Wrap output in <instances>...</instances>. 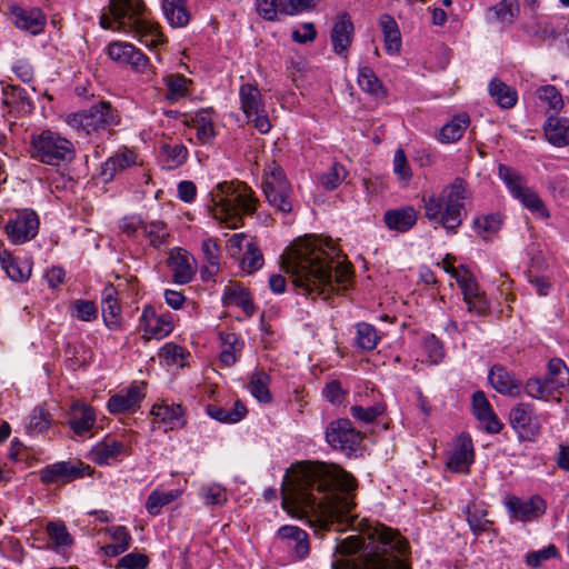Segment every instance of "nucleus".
Segmentation results:
<instances>
[{
    "instance_id": "f257e3e1",
    "label": "nucleus",
    "mask_w": 569,
    "mask_h": 569,
    "mask_svg": "<svg viewBox=\"0 0 569 569\" xmlns=\"http://www.w3.org/2000/svg\"><path fill=\"white\" fill-rule=\"evenodd\" d=\"M356 488V478L337 466L302 462L286 475L282 505L310 517L320 529L337 526L336 530L356 532L338 540L335 549L341 558L331 569H411L409 543L398 530L351 513Z\"/></svg>"
},
{
    "instance_id": "f03ea898",
    "label": "nucleus",
    "mask_w": 569,
    "mask_h": 569,
    "mask_svg": "<svg viewBox=\"0 0 569 569\" xmlns=\"http://www.w3.org/2000/svg\"><path fill=\"white\" fill-rule=\"evenodd\" d=\"M298 293L315 299L346 291L352 281L351 264L340 260L339 249L318 237L299 239L283 261Z\"/></svg>"
},
{
    "instance_id": "7ed1b4c3",
    "label": "nucleus",
    "mask_w": 569,
    "mask_h": 569,
    "mask_svg": "<svg viewBox=\"0 0 569 569\" xmlns=\"http://www.w3.org/2000/svg\"><path fill=\"white\" fill-rule=\"evenodd\" d=\"M100 26L130 33L151 49L166 41L160 26L152 20L142 0H111L109 13L100 17Z\"/></svg>"
},
{
    "instance_id": "20e7f679",
    "label": "nucleus",
    "mask_w": 569,
    "mask_h": 569,
    "mask_svg": "<svg viewBox=\"0 0 569 569\" xmlns=\"http://www.w3.org/2000/svg\"><path fill=\"white\" fill-rule=\"evenodd\" d=\"M257 202L253 191L246 183L222 181L210 191L208 209L227 228L237 229L243 224V216L257 211Z\"/></svg>"
},
{
    "instance_id": "39448f33",
    "label": "nucleus",
    "mask_w": 569,
    "mask_h": 569,
    "mask_svg": "<svg viewBox=\"0 0 569 569\" xmlns=\"http://www.w3.org/2000/svg\"><path fill=\"white\" fill-rule=\"evenodd\" d=\"M470 197V190L465 179L457 177L443 188L440 196H423L425 216L429 221L443 227L447 233H457L466 217L465 200Z\"/></svg>"
},
{
    "instance_id": "423d86ee",
    "label": "nucleus",
    "mask_w": 569,
    "mask_h": 569,
    "mask_svg": "<svg viewBox=\"0 0 569 569\" xmlns=\"http://www.w3.org/2000/svg\"><path fill=\"white\" fill-rule=\"evenodd\" d=\"M31 157L49 166H60L72 161L74 147L58 132L43 130L31 138Z\"/></svg>"
},
{
    "instance_id": "0eeeda50",
    "label": "nucleus",
    "mask_w": 569,
    "mask_h": 569,
    "mask_svg": "<svg viewBox=\"0 0 569 569\" xmlns=\"http://www.w3.org/2000/svg\"><path fill=\"white\" fill-rule=\"evenodd\" d=\"M68 123L86 136L109 131L120 123V114L109 101H100L80 112L70 114Z\"/></svg>"
},
{
    "instance_id": "6e6552de",
    "label": "nucleus",
    "mask_w": 569,
    "mask_h": 569,
    "mask_svg": "<svg viewBox=\"0 0 569 569\" xmlns=\"http://www.w3.org/2000/svg\"><path fill=\"white\" fill-rule=\"evenodd\" d=\"M262 191L269 204L283 214L293 209V190L283 169L276 161L268 162L263 169Z\"/></svg>"
},
{
    "instance_id": "1a4fd4ad",
    "label": "nucleus",
    "mask_w": 569,
    "mask_h": 569,
    "mask_svg": "<svg viewBox=\"0 0 569 569\" xmlns=\"http://www.w3.org/2000/svg\"><path fill=\"white\" fill-rule=\"evenodd\" d=\"M569 386V368L560 358H552L547 365V372L542 378H530L525 386L526 393L539 400L547 401L555 393H562Z\"/></svg>"
},
{
    "instance_id": "9d476101",
    "label": "nucleus",
    "mask_w": 569,
    "mask_h": 569,
    "mask_svg": "<svg viewBox=\"0 0 569 569\" xmlns=\"http://www.w3.org/2000/svg\"><path fill=\"white\" fill-rule=\"evenodd\" d=\"M40 220L36 211L26 208L17 210L4 226V232L13 244H22L34 239L39 232Z\"/></svg>"
},
{
    "instance_id": "9b49d317",
    "label": "nucleus",
    "mask_w": 569,
    "mask_h": 569,
    "mask_svg": "<svg viewBox=\"0 0 569 569\" xmlns=\"http://www.w3.org/2000/svg\"><path fill=\"white\" fill-rule=\"evenodd\" d=\"M326 440L335 450H341L348 455L355 452L362 440L349 419L340 418L331 421L326 429Z\"/></svg>"
},
{
    "instance_id": "f8f14e48",
    "label": "nucleus",
    "mask_w": 569,
    "mask_h": 569,
    "mask_svg": "<svg viewBox=\"0 0 569 569\" xmlns=\"http://www.w3.org/2000/svg\"><path fill=\"white\" fill-rule=\"evenodd\" d=\"M91 467L80 460L59 461L40 470V480L44 485H64L90 475Z\"/></svg>"
},
{
    "instance_id": "ddd939ff",
    "label": "nucleus",
    "mask_w": 569,
    "mask_h": 569,
    "mask_svg": "<svg viewBox=\"0 0 569 569\" xmlns=\"http://www.w3.org/2000/svg\"><path fill=\"white\" fill-rule=\"evenodd\" d=\"M110 59L119 64L130 66L136 72H147L149 69L148 57L132 43L113 41L107 48Z\"/></svg>"
},
{
    "instance_id": "4468645a",
    "label": "nucleus",
    "mask_w": 569,
    "mask_h": 569,
    "mask_svg": "<svg viewBox=\"0 0 569 569\" xmlns=\"http://www.w3.org/2000/svg\"><path fill=\"white\" fill-rule=\"evenodd\" d=\"M509 421L525 440H535L540 433V422L535 416L533 407L529 403H518L510 410Z\"/></svg>"
},
{
    "instance_id": "2eb2a0df",
    "label": "nucleus",
    "mask_w": 569,
    "mask_h": 569,
    "mask_svg": "<svg viewBox=\"0 0 569 569\" xmlns=\"http://www.w3.org/2000/svg\"><path fill=\"white\" fill-rule=\"evenodd\" d=\"M510 516L522 522L533 521L546 512V502L540 496L521 499L512 496L505 502Z\"/></svg>"
},
{
    "instance_id": "dca6fc26",
    "label": "nucleus",
    "mask_w": 569,
    "mask_h": 569,
    "mask_svg": "<svg viewBox=\"0 0 569 569\" xmlns=\"http://www.w3.org/2000/svg\"><path fill=\"white\" fill-rule=\"evenodd\" d=\"M168 267L172 272V279L178 284L189 283L196 274V260L180 248L170 251Z\"/></svg>"
},
{
    "instance_id": "f3484780",
    "label": "nucleus",
    "mask_w": 569,
    "mask_h": 569,
    "mask_svg": "<svg viewBox=\"0 0 569 569\" xmlns=\"http://www.w3.org/2000/svg\"><path fill=\"white\" fill-rule=\"evenodd\" d=\"M11 21L20 30L37 36L43 31L47 19L39 8L13 7Z\"/></svg>"
},
{
    "instance_id": "a211bd4d",
    "label": "nucleus",
    "mask_w": 569,
    "mask_h": 569,
    "mask_svg": "<svg viewBox=\"0 0 569 569\" xmlns=\"http://www.w3.org/2000/svg\"><path fill=\"white\" fill-rule=\"evenodd\" d=\"M143 398V385L134 383L131 385L128 389L111 396L108 400L107 407L111 413H122L139 408Z\"/></svg>"
},
{
    "instance_id": "6ab92c4d",
    "label": "nucleus",
    "mask_w": 569,
    "mask_h": 569,
    "mask_svg": "<svg viewBox=\"0 0 569 569\" xmlns=\"http://www.w3.org/2000/svg\"><path fill=\"white\" fill-rule=\"evenodd\" d=\"M144 331L151 337L161 339L173 330V318L170 312L157 315L151 306L144 307L141 315Z\"/></svg>"
},
{
    "instance_id": "aec40b11",
    "label": "nucleus",
    "mask_w": 569,
    "mask_h": 569,
    "mask_svg": "<svg viewBox=\"0 0 569 569\" xmlns=\"http://www.w3.org/2000/svg\"><path fill=\"white\" fill-rule=\"evenodd\" d=\"M472 411L489 433H499L501 431L502 423L493 412L483 391H476L472 395Z\"/></svg>"
},
{
    "instance_id": "412c9836",
    "label": "nucleus",
    "mask_w": 569,
    "mask_h": 569,
    "mask_svg": "<svg viewBox=\"0 0 569 569\" xmlns=\"http://www.w3.org/2000/svg\"><path fill=\"white\" fill-rule=\"evenodd\" d=\"M96 423L92 407L86 403H73L68 417V425L76 436L83 437L91 431Z\"/></svg>"
},
{
    "instance_id": "4be33fe9",
    "label": "nucleus",
    "mask_w": 569,
    "mask_h": 569,
    "mask_svg": "<svg viewBox=\"0 0 569 569\" xmlns=\"http://www.w3.org/2000/svg\"><path fill=\"white\" fill-rule=\"evenodd\" d=\"M136 164V154L130 150H123L109 157L100 167L99 177L103 183L111 182L117 173Z\"/></svg>"
},
{
    "instance_id": "5701e85b",
    "label": "nucleus",
    "mask_w": 569,
    "mask_h": 569,
    "mask_svg": "<svg viewBox=\"0 0 569 569\" xmlns=\"http://www.w3.org/2000/svg\"><path fill=\"white\" fill-rule=\"evenodd\" d=\"M123 455H127L124 443L111 436L98 442L91 451L92 460L98 465H110Z\"/></svg>"
},
{
    "instance_id": "b1692460",
    "label": "nucleus",
    "mask_w": 569,
    "mask_h": 569,
    "mask_svg": "<svg viewBox=\"0 0 569 569\" xmlns=\"http://www.w3.org/2000/svg\"><path fill=\"white\" fill-rule=\"evenodd\" d=\"M473 445L468 435H460L458 437V445L453 452L450 455L447 467L456 472L467 471L469 466L473 462Z\"/></svg>"
},
{
    "instance_id": "393cba45",
    "label": "nucleus",
    "mask_w": 569,
    "mask_h": 569,
    "mask_svg": "<svg viewBox=\"0 0 569 569\" xmlns=\"http://www.w3.org/2000/svg\"><path fill=\"white\" fill-rule=\"evenodd\" d=\"M151 413L154 416V423L164 425V431L181 428L186 425L184 412L180 405H154Z\"/></svg>"
},
{
    "instance_id": "a878e982",
    "label": "nucleus",
    "mask_w": 569,
    "mask_h": 569,
    "mask_svg": "<svg viewBox=\"0 0 569 569\" xmlns=\"http://www.w3.org/2000/svg\"><path fill=\"white\" fill-rule=\"evenodd\" d=\"M383 222L390 230L407 232L417 222V211L412 207L390 209L385 212Z\"/></svg>"
},
{
    "instance_id": "bb28decb",
    "label": "nucleus",
    "mask_w": 569,
    "mask_h": 569,
    "mask_svg": "<svg viewBox=\"0 0 569 569\" xmlns=\"http://www.w3.org/2000/svg\"><path fill=\"white\" fill-rule=\"evenodd\" d=\"M0 263L12 281L23 282L31 276V263L28 260L14 258L7 249L0 250Z\"/></svg>"
},
{
    "instance_id": "cd10ccee",
    "label": "nucleus",
    "mask_w": 569,
    "mask_h": 569,
    "mask_svg": "<svg viewBox=\"0 0 569 569\" xmlns=\"http://www.w3.org/2000/svg\"><path fill=\"white\" fill-rule=\"evenodd\" d=\"M353 23L347 13L340 14L331 31V42L337 54H343L351 44Z\"/></svg>"
},
{
    "instance_id": "c85d7f7f",
    "label": "nucleus",
    "mask_w": 569,
    "mask_h": 569,
    "mask_svg": "<svg viewBox=\"0 0 569 569\" xmlns=\"http://www.w3.org/2000/svg\"><path fill=\"white\" fill-rule=\"evenodd\" d=\"M492 388L503 395H518L520 385L513 376L502 366L495 365L488 375Z\"/></svg>"
},
{
    "instance_id": "c756f323",
    "label": "nucleus",
    "mask_w": 569,
    "mask_h": 569,
    "mask_svg": "<svg viewBox=\"0 0 569 569\" xmlns=\"http://www.w3.org/2000/svg\"><path fill=\"white\" fill-rule=\"evenodd\" d=\"M526 33L538 42L555 40L559 37L560 31L552 18L547 16H538L535 21L525 27Z\"/></svg>"
},
{
    "instance_id": "7c9ffc66",
    "label": "nucleus",
    "mask_w": 569,
    "mask_h": 569,
    "mask_svg": "<svg viewBox=\"0 0 569 569\" xmlns=\"http://www.w3.org/2000/svg\"><path fill=\"white\" fill-rule=\"evenodd\" d=\"M3 103L18 114L31 113L33 110V102L27 90L19 86L3 88Z\"/></svg>"
},
{
    "instance_id": "2f4dec72",
    "label": "nucleus",
    "mask_w": 569,
    "mask_h": 569,
    "mask_svg": "<svg viewBox=\"0 0 569 569\" xmlns=\"http://www.w3.org/2000/svg\"><path fill=\"white\" fill-rule=\"evenodd\" d=\"M222 302L224 306L240 307L249 316L254 312V306L248 289L237 282H231L224 288Z\"/></svg>"
},
{
    "instance_id": "473e14b6",
    "label": "nucleus",
    "mask_w": 569,
    "mask_h": 569,
    "mask_svg": "<svg viewBox=\"0 0 569 569\" xmlns=\"http://www.w3.org/2000/svg\"><path fill=\"white\" fill-rule=\"evenodd\" d=\"M545 134L547 140L555 147H565L569 144V119L549 117L545 123Z\"/></svg>"
},
{
    "instance_id": "72a5a7b5",
    "label": "nucleus",
    "mask_w": 569,
    "mask_h": 569,
    "mask_svg": "<svg viewBox=\"0 0 569 569\" xmlns=\"http://www.w3.org/2000/svg\"><path fill=\"white\" fill-rule=\"evenodd\" d=\"M219 337L222 347L220 362L226 367H231L240 358L243 341L234 332H220Z\"/></svg>"
},
{
    "instance_id": "f704fd0d",
    "label": "nucleus",
    "mask_w": 569,
    "mask_h": 569,
    "mask_svg": "<svg viewBox=\"0 0 569 569\" xmlns=\"http://www.w3.org/2000/svg\"><path fill=\"white\" fill-rule=\"evenodd\" d=\"M116 295L117 290L113 286H108L102 291V316L106 326L110 330H117L120 327V306Z\"/></svg>"
},
{
    "instance_id": "c9c22d12",
    "label": "nucleus",
    "mask_w": 569,
    "mask_h": 569,
    "mask_svg": "<svg viewBox=\"0 0 569 569\" xmlns=\"http://www.w3.org/2000/svg\"><path fill=\"white\" fill-rule=\"evenodd\" d=\"M206 412L209 417L219 422L237 423L246 417L247 409L240 400H237L234 401L232 408H223L218 405H208Z\"/></svg>"
},
{
    "instance_id": "e433bc0d",
    "label": "nucleus",
    "mask_w": 569,
    "mask_h": 569,
    "mask_svg": "<svg viewBox=\"0 0 569 569\" xmlns=\"http://www.w3.org/2000/svg\"><path fill=\"white\" fill-rule=\"evenodd\" d=\"M162 11L168 23L173 28H183L189 23L187 0H162Z\"/></svg>"
},
{
    "instance_id": "4c0bfd02",
    "label": "nucleus",
    "mask_w": 569,
    "mask_h": 569,
    "mask_svg": "<svg viewBox=\"0 0 569 569\" xmlns=\"http://www.w3.org/2000/svg\"><path fill=\"white\" fill-rule=\"evenodd\" d=\"M188 157V149L182 143H164L160 148L159 159L163 169L173 170L182 166Z\"/></svg>"
},
{
    "instance_id": "58836bf2",
    "label": "nucleus",
    "mask_w": 569,
    "mask_h": 569,
    "mask_svg": "<svg viewBox=\"0 0 569 569\" xmlns=\"http://www.w3.org/2000/svg\"><path fill=\"white\" fill-rule=\"evenodd\" d=\"M239 98L241 109L248 119L264 109L259 89L251 83H244L240 87Z\"/></svg>"
},
{
    "instance_id": "ea45409f",
    "label": "nucleus",
    "mask_w": 569,
    "mask_h": 569,
    "mask_svg": "<svg viewBox=\"0 0 569 569\" xmlns=\"http://www.w3.org/2000/svg\"><path fill=\"white\" fill-rule=\"evenodd\" d=\"M520 12L518 0H501L488 11V19L501 26H510Z\"/></svg>"
},
{
    "instance_id": "a19ab883",
    "label": "nucleus",
    "mask_w": 569,
    "mask_h": 569,
    "mask_svg": "<svg viewBox=\"0 0 569 569\" xmlns=\"http://www.w3.org/2000/svg\"><path fill=\"white\" fill-rule=\"evenodd\" d=\"M192 127L196 129V137L201 144L211 143L216 137L211 111L202 109L191 118Z\"/></svg>"
},
{
    "instance_id": "79ce46f5",
    "label": "nucleus",
    "mask_w": 569,
    "mask_h": 569,
    "mask_svg": "<svg viewBox=\"0 0 569 569\" xmlns=\"http://www.w3.org/2000/svg\"><path fill=\"white\" fill-rule=\"evenodd\" d=\"M379 24L383 33L385 48L389 54L398 53L401 48V33L397 21L389 14H382Z\"/></svg>"
},
{
    "instance_id": "37998d69",
    "label": "nucleus",
    "mask_w": 569,
    "mask_h": 569,
    "mask_svg": "<svg viewBox=\"0 0 569 569\" xmlns=\"http://www.w3.org/2000/svg\"><path fill=\"white\" fill-rule=\"evenodd\" d=\"M469 123L470 119L467 113H459L455 116L449 123L441 128L439 132V140L443 143L458 141L463 136Z\"/></svg>"
},
{
    "instance_id": "c03bdc74",
    "label": "nucleus",
    "mask_w": 569,
    "mask_h": 569,
    "mask_svg": "<svg viewBox=\"0 0 569 569\" xmlns=\"http://www.w3.org/2000/svg\"><path fill=\"white\" fill-rule=\"evenodd\" d=\"M488 90L493 100L503 109L512 108L517 103V91L498 79L490 81Z\"/></svg>"
},
{
    "instance_id": "a18cd8bd",
    "label": "nucleus",
    "mask_w": 569,
    "mask_h": 569,
    "mask_svg": "<svg viewBox=\"0 0 569 569\" xmlns=\"http://www.w3.org/2000/svg\"><path fill=\"white\" fill-rule=\"evenodd\" d=\"M358 84L363 91L376 98H385L387 96V91L382 86V82L378 79L375 71L368 66L359 68Z\"/></svg>"
},
{
    "instance_id": "49530a36",
    "label": "nucleus",
    "mask_w": 569,
    "mask_h": 569,
    "mask_svg": "<svg viewBox=\"0 0 569 569\" xmlns=\"http://www.w3.org/2000/svg\"><path fill=\"white\" fill-rule=\"evenodd\" d=\"M202 252L204 256L206 264L201 270V274L203 279L211 278L216 276L219 271V257H220V248L218 243L212 239H206L202 242Z\"/></svg>"
},
{
    "instance_id": "de8ad7c7",
    "label": "nucleus",
    "mask_w": 569,
    "mask_h": 569,
    "mask_svg": "<svg viewBox=\"0 0 569 569\" xmlns=\"http://www.w3.org/2000/svg\"><path fill=\"white\" fill-rule=\"evenodd\" d=\"M270 377L264 371L259 370L251 375L248 383L250 393L262 403H269L272 400L271 392L269 390Z\"/></svg>"
},
{
    "instance_id": "09e8293b",
    "label": "nucleus",
    "mask_w": 569,
    "mask_h": 569,
    "mask_svg": "<svg viewBox=\"0 0 569 569\" xmlns=\"http://www.w3.org/2000/svg\"><path fill=\"white\" fill-rule=\"evenodd\" d=\"M512 196L520 200L521 203L532 212L539 213L542 218L549 217V212L542 200L533 190L522 184Z\"/></svg>"
},
{
    "instance_id": "8fccbe9b",
    "label": "nucleus",
    "mask_w": 569,
    "mask_h": 569,
    "mask_svg": "<svg viewBox=\"0 0 569 569\" xmlns=\"http://www.w3.org/2000/svg\"><path fill=\"white\" fill-rule=\"evenodd\" d=\"M244 247L246 251L243 252L240 267L242 271L252 273L263 266V254L253 239L248 241Z\"/></svg>"
},
{
    "instance_id": "3c124183",
    "label": "nucleus",
    "mask_w": 569,
    "mask_h": 569,
    "mask_svg": "<svg viewBox=\"0 0 569 569\" xmlns=\"http://www.w3.org/2000/svg\"><path fill=\"white\" fill-rule=\"evenodd\" d=\"M142 233L149 239L150 246L158 249L164 244L170 236L164 222L152 221L141 224Z\"/></svg>"
},
{
    "instance_id": "603ef678",
    "label": "nucleus",
    "mask_w": 569,
    "mask_h": 569,
    "mask_svg": "<svg viewBox=\"0 0 569 569\" xmlns=\"http://www.w3.org/2000/svg\"><path fill=\"white\" fill-rule=\"evenodd\" d=\"M467 521L475 533L487 531L491 525L487 519V510L475 502L467 507Z\"/></svg>"
},
{
    "instance_id": "864d4df0",
    "label": "nucleus",
    "mask_w": 569,
    "mask_h": 569,
    "mask_svg": "<svg viewBox=\"0 0 569 569\" xmlns=\"http://www.w3.org/2000/svg\"><path fill=\"white\" fill-rule=\"evenodd\" d=\"M178 490H170L167 492L154 490L148 497L146 509L149 515L158 516L161 511V508L171 503L178 498Z\"/></svg>"
},
{
    "instance_id": "5fc2aeb1",
    "label": "nucleus",
    "mask_w": 569,
    "mask_h": 569,
    "mask_svg": "<svg viewBox=\"0 0 569 569\" xmlns=\"http://www.w3.org/2000/svg\"><path fill=\"white\" fill-rule=\"evenodd\" d=\"M356 329L357 346L363 350H373L380 339L376 328L367 322H360L356 326Z\"/></svg>"
},
{
    "instance_id": "6e6d98bb",
    "label": "nucleus",
    "mask_w": 569,
    "mask_h": 569,
    "mask_svg": "<svg viewBox=\"0 0 569 569\" xmlns=\"http://www.w3.org/2000/svg\"><path fill=\"white\" fill-rule=\"evenodd\" d=\"M167 86L166 98L170 101H178L187 96V79L182 74H169L164 79Z\"/></svg>"
},
{
    "instance_id": "4d7b16f0",
    "label": "nucleus",
    "mask_w": 569,
    "mask_h": 569,
    "mask_svg": "<svg viewBox=\"0 0 569 569\" xmlns=\"http://www.w3.org/2000/svg\"><path fill=\"white\" fill-rule=\"evenodd\" d=\"M199 496L207 506H222L228 500L226 489L217 483L202 486Z\"/></svg>"
},
{
    "instance_id": "13d9d810",
    "label": "nucleus",
    "mask_w": 569,
    "mask_h": 569,
    "mask_svg": "<svg viewBox=\"0 0 569 569\" xmlns=\"http://www.w3.org/2000/svg\"><path fill=\"white\" fill-rule=\"evenodd\" d=\"M347 170L338 162L333 163L328 172L321 174L320 183L326 190H335L346 179Z\"/></svg>"
},
{
    "instance_id": "bf43d9fd",
    "label": "nucleus",
    "mask_w": 569,
    "mask_h": 569,
    "mask_svg": "<svg viewBox=\"0 0 569 569\" xmlns=\"http://www.w3.org/2000/svg\"><path fill=\"white\" fill-rule=\"evenodd\" d=\"M502 220L499 213H490L487 216L478 217L473 221V227L479 234L496 233L501 227Z\"/></svg>"
},
{
    "instance_id": "052dcab7",
    "label": "nucleus",
    "mask_w": 569,
    "mask_h": 569,
    "mask_svg": "<svg viewBox=\"0 0 569 569\" xmlns=\"http://www.w3.org/2000/svg\"><path fill=\"white\" fill-rule=\"evenodd\" d=\"M558 549L555 545H549L540 550L531 551L526 556V565L530 568H538L545 561L557 558Z\"/></svg>"
},
{
    "instance_id": "680f3d73",
    "label": "nucleus",
    "mask_w": 569,
    "mask_h": 569,
    "mask_svg": "<svg viewBox=\"0 0 569 569\" xmlns=\"http://www.w3.org/2000/svg\"><path fill=\"white\" fill-rule=\"evenodd\" d=\"M287 0H257V11L266 20H274L278 13H283Z\"/></svg>"
},
{
    "instance_id": "e2e57ef3",
    "label": "nucleus",
    "mask_w": 569,
    "mask_h": 569,
    "mask_svg": "<svg viewBox=\"0 0 569 569\" xmlns=\"http://www.w3.org/2000/svg\"><path fill=\"white\" fill-rule=\"evenodd\" d=\"M50 425L49 415L41 408H34L26 425L27 431L31 435L43 432Z\"/></svg>"
},
{
    "instance_id": "0e129e2a",
    "label": "nucleus",
    "mask_w": 569,
    "mask_h": 569,
    "mask_svg": "<svg viewBox=\"0 0 569 569\" xmlns=\"http://www.w3.org/2000/svg\"><path fill=\"white\" fill-rule=\"evenodd\" d=\"M537 93L539 99L547 102L550 109L559 111L563 107L562 96L555 86H542Z\"/></svg>"
},
{
    "instance_id": "69168bd1",
    "label": "nucleus",
    "mask_w": 569,
    "mask_h": 569,
    "mask_svg": "<svg viewBox=\"0 0 569 569\" xmlns=\"http://www.w3.org/2000/svg\"><path fill=\"white\" fill-rule=\"evenodd\" d=\"M385 411V407L381 405H375L367 408L361 406H353L350 408V415L365 423L375 421Z\"/></svg>"
},
{
    "instance_id": "338daca9",
    "label": "nucleus",
    "mask_w": 569,
    "mask_h": 569,
    "mask_svg": "<svg viewBox=\"0 0 569 569\" xmlns=\"http://www.w3.org/2000/svg\"><path fill=\"white\" fill-rule=\"evenodd\" d=\"M47 532L50 540H52L57 546L66 547L72 543L71 536L62 522H50L47 526Z\"/></svg>"
},
{
    "instance_id": "774afa93",
    "label": "nucleus",
    "mask_w": 569,
    "mask_h": 569,
    "mask_svg": "<svg viewBox=\"0 0 569 569\" xmlns=\"http://www.w3.org/2000/svg\"><path fill=\"white\" fill-rule=\"evenodd\" d=\"M149 559L146 555L140 552H130L119 559L117 569H146L148 567Z\"/></svg>"
}]
</instances>
